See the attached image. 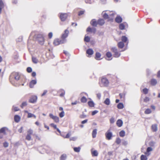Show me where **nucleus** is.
Segmentation results:
<instances>
[{
    "instance_id": "8",
    "label": "nucleus",
    "mask_w": 160,
    "mask_h": 160,
    "mask_svg": "<svg viewBox=\"0 0 160 160\" xmlns=\"http://www.w3.org/2000/svg\"><path fill=\"white\" fill-rule=\"evenodd\" d=\"M68 17V14L66 13H61L60 16V18L62 21H64Z\"/></svg>"
},
{
    "instance_id": "43",
    "label": "nucleus",
    "mask_w": 160,
    "mask_h": 160,
    "mask_svg": "<svg viewBox=\"0 0 160 160\" xmlns=\"http://www.w3.org/2000/svg\"><path fill=\"white\" fill-rule=\"evenodd\" d=\"M85 2L87 3L92 4L94 2L93 0H85Z\"/></svg>"
},
{
    "instance_id": "5",
    "label": "nucleus",
    "mask_w": 160,
    "mask_h": 160,
    "mask_svg": "<svg viewBox=\"0 0 160 160\" xmlns=\"http://www.w3.org/2000/svg\"><path fill=\"white\" fill-rule=\"evenodd\" d=\"M106 138L108 140H111L112 136V133L110 131V130H108L105 133Z\"/></svg>"
},
{
    "instance_id": "23",
    "label": "nucleus",
    "mask_w": 160,
    "mask_h": 160,
    "mask_svg": "<svg viewBox=\"0 0 160 160\" xmlns=\"http://www.w3.org/2000/svg\"><path fill=\"white\" fill-rule=\"evenodd\" d=\"M97 133V129H95L93 130L92 133V137L93 138H94L96 137Z\"/></svg>"
},
{
    "instance_id": "14",
    "label": "nucleus",
    "mask_w": 160,
    "mask_h": 160,
    "mask_svg": "<svg viewBox=\"0 0 160 160\" xmlns=\"http://www.w3.org/2000/svg\"><path fill=\"white\" fill-rule=\"evenodd\" d=\"M37 83V81L36 80H31L29 83V87L30 88H32L33 85L36 84Z\"/></svg>"
},
{
    "instance_id": "46",
    "label": "nucleus",
    "mask_w": 160,
    "mask_h": 160,
    "mask_svg": "<svg viewBox=\"0 0 160 160\" xmlns=\"http://www.w3.org/2000/svg\"><path fill=\"white\" fill-rule=\"evenodd\" d=\"M87 117V116L85 115L83 112H82V114L79 116V118H84Z\"/></svg>"
},
{
    "instance_id": "22",
    "label": "nucleus",
    "mask_w": 160,
    "mask_h": 160,
    "mask_svg": "<svg viewBox=\"0 0 160 160\" xmlns=\"http://www.w3.org/2000/svg\"><path fill=\"white\" fill-rule=\"evenodd\" d=\"M88 106L91 107H93L94 106L95 104L92 101H90L88 102Z\"/></svg>"
},
{
    "instance_id": "26",
    "label": "nucleus",
    "mask_w": 160,
    "mask_h": 160,
    "mask_svg": "<svg viewBox=\"0 0 160 160\" xmlns=\"http://www.w3.org/2000/svg\"><path fill=\"white\" fill-rule=\"evenodd\" d=\"M117 107L119 109H122L123 108L124 106L122 103L120 102L118 104Z\"/></svg>"
},
{
    "instance_id": "37",
    "label": "nucleus",
    "mask_w": 160,
    "mask_h": 160,
    "mask_svg": "<svg viewBox=\"0 0 160 160\" xmlns=\"http://www.w3.org/2000/svg\"><path fill=\"white\" fill-rule=\"evenodd\" d=\"M81 148L80 147H74L73 148L74 151L76 152H79L80 151Z\"/></svg>"
},
{
    "instance_id": "17",
    "label": "nucleus",
    "mask_w": 160,
    "mask_h": 160,
    "mask_svg": "<svg viewBox=\"0 0 160 160\" xmlns=\"http://www.w3.org/2000/svg\"><path fill=\"white\" fill-rule=\"evenodd\" d=\"M86 53L89 55H92L93 53V51L92 49H88L86 51Z\"/></svg>"
},
{
    "instance_id": "59",
    "label": "nucleus",
    "mask_w": 160,
    "mask_h": 160,
    "mask_svg": "<svg viewBox=\"0 0 160 160\" xmlns=\"http://www.w3.org/2000/svg\"><path fill=\"white\" fill-rule=\"evenodd\" d=\"M84 11H80L78 13V15L80 16L84 13Z\"/></svg>"
},
{
    "instance_id": "42",
    "label": "nucleus",
    "mask_w": 160,
    "mask_h": 160,
    "mask_svg": "<svg viewBox=\"0 0 160 160\" xmlns=\"http://www.w3.org/2000/svg\"><path fill=\"white\" fill-rule=\"evenodd\" d=\"M32 62L36 64L38 63V60L36 58L32 57Z\"/></svg>"
},
{
    "instance_id": "12",
    "label": "nucleus",
    "mask_w": 160,
    "mask_h": 160,
    "mask_svg": "<svg viewBox=\"0 0 160 160\" xmlns=\"http://www.w3.org/2000/svg\"><path fill=\"white\" fill-rule=\"evenodd\" d=\"M98 24L100 26H102L105 23L104 20L102 18H100L98 20Z\"/></svg>"
},
{
    "instance_id": "19",
    "label": "nucleus",
    "mask_w": 160,
    "mask_h": 160,
    "mask_svg": "<svg viewBox=\"0 0 160 160\" xmlns=\"http://www.w3.org/2000/svg\"><path fill=\"white\" fill-rule=\"evenodd\" d=\"M20 120V117L18 115H16L14 116V120L15 122H18Z\"/></svg>"
},
{
    "instance_id": "44",
    "label": "nucleus",
    "mask_w": 160,
    "mask_h": 160,
    "mask_svg": "<svg viewBox=\"0 0 160 160\" xmlns=\"http://www.w3.org/2000/svg\"><path fill=\"white\" fill-rule=\"evenodd\" d=\"M5 127H3L0 129V133H4L5 132Z\"/></svg>"
},
{
    "instance_id": "60",
    "label": "nucleus",
    "mask_w": 160,
    "mask_h": 160,
    "mask_svg": "<svg viewBox=\"0 0 160 160\" xmlns=\"http://www.w3.org/2000/svg\"><path fill=\"white\" fill-rule=\"evenodd\" d=\"M50 125L53 127L55 129H56L57 128L56 125L55 124L53 123H51Z\"/></svg>"
},
{
    "instance_id": "10",
    "label": "nucleus",
    "mask_w": 160,
    "mask_h": 160,
    "mask_svg": "<svg viewBox=\"0 0 160 160\" xmlns=\"http://www.w3.org/2000/svg\"><path fill=\"white\" fill-rule=\"evenodd\" d=\"M91 24L94 27H96L98 24V21L95 19H92L91 21Z\"/></svg>"
},
{
    "instance_id": "25",
    "label": "nucleus",
    "mask_w": 160,
    "mask_h": 160,
    "mask_svg": "<svg viewBox=\"0 0 160 160\" xmlns=\"http://www.w3.org/2000/svg\"><path fill=\"white\" fill-rule=\"evenodd\" d=\"M101 56V54L99 52H96V53L95 54V58L97 60H99V58Z\"/></svg>"
},
{
    "instance_id": "58",
    "label": "nucleus",
    "mask_w": 160,
    "mask_h": 160,
    "mask_svg": "<svg viewBox=\"0 0 160 160\" xmlns=\"http://www.w3.org/2000/svg\"><path fill=\"white\" fill-rule=\"evenodd\" d=\"M110 122L111 123H113L115 122L114 118L113 117L111 118L110 120Z\"/></svg>"
},
{
    "instance_id": "64",
    "label": "nucleus",
    "mask_w": 160,
    "mask_h": 160,
    "mask_svg": "<svg viewBox=\"0 0 160 160\" xmlns=\"http://www.w3.org/2000/svg\"><path fill=\"white\" fill-rule=\"evenodd\" d=\"M12 3L13 4H16L18 3L17 0H12Z\"/></svg>"
},
{
    "instance_id": "4",
    "label": "nucleus",
    "mask_w": 160,
    "mask_h": 160,
    "mask_svg": "<svg viewBox=\"0 0 160 160\" xmlns=\"http://www.w3.org/2000/svg\"><path fill=\"white\" fill-rule=\"evenodd\" d=\"M10 77L14 78L16 80L18 81L20 79V75L18 72H13L11 74Z\"/></svg>"
},
{
    "instance_id": "39",
    "label": "nucleus",
    "mask_w": 160,
    "mask_h": 160,
    "mask_svg": "<svg viewBox=\"0 0 160 160\" xmlns=\"http://www.w3.org/2000/svg\"><path fill=\"white\" fill-rule=\"evenodd\" d=\"M144 113L146 114H149L151 113V111L150 109L148 108L145 110Z\"/></svg>"
},
{
    "instance_id": "62",
    "label": "nucleus",
    "mask_w": 160,
    "mask_h": 160,
    "mask_svg": "<svg viewBox=\"0 0 160 160\" xmlns=\"http://www.w3.org/2000/svg\"><path fill=\"white\" fill-rule=\"evenodd\" d=\"M63 53L67 56H70L69 53L66 51L64 50Z\"/></svg>"
},
{
    "instance_id": "51",
    "label": "nucleus",
    "mask_w": 160,
    "mask_h": 160,
    "mask_svg": "<svg viewBox=\"0 0 160 160\" xmlns=\"http://www.w3.org/2000/svg\"><path fill=\"white\" fill-rule=\"evenodd\" d=\"M3 146L4 148H7L8 146V143L7 142H5L3 143Z\"/></svg>"
},
{
    "instance_id": "2",
    "label": "nucleus",
    "mask_w": 160,
    "mask_h": 160,
    "mask_svg": "<svg viewBox=\"0 0 160 160\" xmlns=\"http://www.w3.org/2000/svg\"><path fill=\"white\" fill-rule=\"evenodd\" d=\"M65 43V40L64 39L61 40L58 38L55 39L53 42V44L55 45H58L60 44H62Z\"/></svg>"
},
{
    "instance_id": "41",
    "label": "nucleus",
    "mask_w": 160,
    "mask_h": 160,
    "mask_svg": "<svg viewBox=\"0 0 160 160\" xmlns=\"http://www.w3.org/2000/svg\"><path fill=\"white\" fill-rule=\"evenodd\" d=\"M116 143L117 144H120V143L121 142V140L119 138H116V141H115Z\"/></svg>"
},
{
    "instance_id": "13",
    "label": "nucleus",
    "mask_w": 160,
    "mask_h": 160,
    "mask_svg": "<svg viewBox=\"0 0 160 160\" xmlns=\"http://www.w3.org/2000/svg\"><path fill=\"white\" fill-rule=\"evenodd\" d=\"M151 129L153 132H156L158 130L157 124H152L151 126Z\"/></svg>"
},
{
    "instance_id": "18",
    "label": "nucleus",
    "mask_w": 160,
    "mask_h": 160,
    "mask_svg": "<svg viewBox=\"0 0 160 160\" xmlns=\"http://www.w3.org/2000/svg\"><path fill=\"white\" fill-rule=\"evenodd\" d=\"M157 81L156 79L153 78L151 79L150 84L152 85L153 86H155L157 84Z\"/></svg>"
},
{
    "instance_id": "56",
    "label": "nucleus",
    "mask_w": 160,
    "mask_h": 160,
    "mask_svg": "<svg viewBox=\"0 0 160 160\" xmlns=\"http://www.w3.org/2000/svg\"><path fill=\"white\" fill-rule=\"evenodd\" d=\"M86 31L88 32H92V28L90 27H89L87 28Z\"/></svg>"
},
{
    "instance_id": "36",
    "label": "nucleus",
    "mask_w": 160,
    "mask_h": 160,
    "mask_svg": "<svg viewBox=\"0 0 160 160\" xmlns=\"http://www.w3.org/2000/svg\"><path fill=\"white\" fill-rule=\"evenodd\" d=\"M141 160H147L148 158L146 156L144 155H142L140 157Z\"/></svg>"
},
{
    "instance_id": "52",
    "label": "nucleus",
    "mask_w": 160,
    "mask_h": 160,
    "mask_svg": "<svg viewBox=\"0 0 160 160\" xmlns=\"http://www.w3.org/2000/svg\"><path fill=\"white\" fill-rule=\"evenodd\" d=\"M26 140L28 141H30L31 139V137L30 135H29V134H27L26 136Z\"/></svg>"
},
{
    "instance_id": "54",
    "label": "nucleus",
    "mask_w": 160,
    "mask_h": 160,
    "mask_svg": "<svg viewBox=\"0 0 160 160\" xmlns=\"http://www.w3.org/2000/svg\"><path fill=\"white\" fill-rule=\"evenodd\" d=\"M150 100L149 98L147 97H146L144 99V102H148Z\"/></svg>"
},
{
    "instance_id": "63",
    "label": "nucleus",
    "mask_w": 160,
    "mask_h": 160,
    "mask_svg": "<svg viewBox=\"0 0 160 160\" xmlns=\"http://www.w3.org/2000/svg\"><path fill=\"white\" fill-rule=\"evenodd\" d=\"M48 37L49 38H51L52 36V32H50L48 34Z\"/></svg>"
},
{
    "instance_id": "33",
    "label": "nucleus",
    "mask_w": 160,
    "mask_h": 160,
    "mask_svg": "<svg viewBox=\"0 0 160 160\" xmlns=\"http://www.w3.org/2000/svg\"><path fill=\"white\" fill-rule=\"evenodd\" d=\"M67 158V156L65 154H62L60 157V160H65Z\"/></svg>"
},
{
    "instance_id": "57",
    "label": "nucleus",
    "mask_w": 160,
    "mask_h": 160,
    "mask_svg": "<svg viewBox=\"0 0 160 160\" xmlns=\"http://www.w3.org/2000/svg\"><path fill=\"white\" fill-rule=\"evenodd\" d=\"M4 6V3L3 2L2 0H0V8H1L2 9L3 8Z\"/></svg>"
},
{
    "instance_id": "53",
    "label": "nucleus",
    "mask_w": 160,
    "mask_h": 160,
    "mask_svg": "<svg viewBox=\"0 0 160 160\" xmlns=\"http://www.w3.org/2000/svg\"><path fill=\"white\" fill-rule=\"evenodd\" d=\"M148 89L146 88H145L143 89V92L145 94L148 93Z\"/></svg>"
},
{
    "instance_id": "30",
    "label": "nucleus",
    "mask_w": 160,
    "mask_h": 160,
    "mask_svg": "<svg viewBox=\"0 0 160 160\" xmlns=\"http://www.w3.org/2000/svg\"><path fill=\"white\" fill-rule=\"evenodd\" d=\"M125 132L124 131L122 130L120 132L119 134L121 137H123L125 135Z\"/></svg>"
},
{
    "instance_id": "29",
    "label": "nucleus",
    "mask_w": 160,
    "mask_h": 160,
    "mask_svg": "<svg viewBox=\"0 0 160 160\" xmlns=\"http://www.w3.org/2000/svg\"><path fill=\"white\" fill-rule=\"evenodd\" d=\"M90 38L88 36H85L84 38V41L86 42H88L90 41Z\"/></svg>"
},
{
    "instance_id": "40",
    "label": "nucleus",
    "mask_w": 160,
    "mask_h": 160,
    "mask_svg": "<svg viewBox=\"0 0 160 160\" xmlns=\"http://www.w3.org/2000/svg\"><path fill=\"white\" fill-rule=\"evenodd\" d=\"M106 55L107 57L109 58H111L112 56V54L111 53L109 52H107L106 53Z\"/></svg>"
},
{
    "instance_id": "27",
    "label": "nucleus",
    "mask_w": 160,
    "mask_h": 160,
    "mask_svg": "<svg viewBox=\"0 0 160 160\" xmlns=\"http://www.w3.org/2000/svg\"><path fill=\"white\" fill-rule=\"evenodd\" d=\"M59 92H61V93L59 95L60 97H63L64 96L65 93V91L64 90L61 89L59 90Z\"/></svg>"
},
{
    "instance_id": "50",
    "label": "nucleus",
    "mask_w": 160,
    "mask_h": 160,
    "mask_svg": "<svg viewBox=\"0 0 160 160\" xmlns=\"http://www.w3.org/2000/svg\"><path fill=\"white\" fill-rule=\"evenodd\" d=\"M32 71V68L30 67H28L27 68V71L28 73H30Z\"/></svg>"
},
{
    "instance_id": "24",
    "label": "nucleus",
    "mask_w": 160,
    "mask_h": 160,
    "mask_svg": "<svg viewBox=\"0 0 160 160\" xmlns=\"http://www.w3.org/2000/svg\"><path fill=\"white\" fill-rule=\"evenodd\" d=\"M122 42H125L128 40L127 38L125 36H122L121 37Z\"/></svg>"
},
{
    "instance_id": "1",
    "label": "nucleus",
    "mask_w": 160,
    "mask_h": 160,
    "mask_svg": "<svg viewBox=\"0 0 160 160\" xmlns=\"http://www.w3.org/2000/svg\"><path fill=\"white\" fill-rule=\"evenodd\" d=\"M109 83L108 80L106 78H102L101 80V82L99 83L101 87H107Z\"/></svg>"
},
{
    "instance_id": "7",
    "label": "nucleus",
    "mask_w": 160,
    "mask_h": 160,
    "mask_svg": "<svg viewBox=\"0 0 160 160\" xmlns=\"http://www.w3.org/2000/svg\"><path fill=\"white\" fill-rule=\"evenodd\" d=\"M49 116L50 118L53 119L56 123H58L59 122V118L58 117L53 116L52 113L49 114Z\"/></svg>"
},
{
    "instance_id": "34",
    "label": "nucleus",
    "mask_w": 160,
    "mask_h": 160,
    "mask_svg": "<svg viewBox=\"0 0 160 160\" xmlns=\"http://www.w3.org/2000/svg\"><path fill=\"white\" fill-rule=\"evenodd\" d=\"M125 26L123 23H121L119 24V28L120 30H123L125 28Z\"/></svg>"
},
{
    "instance_id": "48",
    "label": "nucleus",
    "mask_w": 160,
    "mask_h": 160,
    "mask_svg": "<svg viewBox=\"0 0 160 160\" xmlns=\"http://www.w3.org/2000/svg\"><path fill=\"white\" fill-rule=\"evenodd\" d=\"M64 116V112L63 111H62L59 114V116L61 118L63 117Z\"/></svg>"
},
{
    "instance_id": "61",
    "label": "nucleus",
    "mask_w": 160,
    "mask_h": 160,
    "mask_svg": "<svg viewBox=\"0 0 160 160\" xmlns=\"http://www.w3.org/2000/svg\"><path fill=\"white\" fill-rule=\"evenodd\" d=\"M98 112V111L96 110L93 111L92 112V115L93 116L97 113Z\"/></svg>"
},
{
    "instance_id": "28",
    "label": "nucleus",
    "mask_w": 160,
    "mask_h": 160,
    "mask_svg": "<svg viewBox=\"0 0 160 160\" xmlns=\"http://www.w3.org/2000/svg\"><path fill=\"white\" fill-rule=\"evenodd\" d=\"M92 156L95 157L98 156V153L97 150H94L92 151Z\"/></svg>"
},
{
    "instance_id": "45",
    "label": "nucleus",
    "mask_w": 160,
    "mask_h": 160,
    "mask_svg": "<svg viewBox=\"0 0 160 160\" xmlns=\"http://www.w3.org/2000/svg\"><path fill=\"white\" fill-rule=\"evenodd\" d=\"M34 117L35 118H36V116L33 114H32L31 113H28V118H30L32 117Z\"/></svg>"
},
{
    "instance_id": "35",
    "label": "nucleus",
    "mask_w": 160,
    "mask_h": 160,
    "mask_svg": "<svg viewBox=\"0 0 160 160\" xmlns=\"http://www.w3.org/2000/svg\"><path fill=\"white\" fill-rule=\"evenodd\" d=\"M121 55V53L118 52V51L114 52L113 55L114 57L115 58L119 57Z\"/></svg>"
},
{
    "instance_id": "11",
    "label": "nucleus",
    "mask_w": 160,
    "mask_h": 160,
    "mask_svg": "<svg viewBox=\"0 0 160 160\" xmlns=\"http://www.w3.org/2000/svg\"><path fill=\"white\" fill-rule=\"evenodd\" d=\"M122 20V18L120 16H117L115 19V22L118 23H121Z\"/></svg>"
},
{
    "instance_id": "3",
    "label": "nucleus",
    "mask_w": 160,
    "mask_h": 160,
    "mask_svg": "<svg viewBox=\"0 0 160 160\" xmlns=\"http://www.w3.org/2000/svg\"><path fill=\"white\" fill-rule=\"evenodd\" d=\"M36 38L37 40L40 44L42 45L43 44L44 39L43 36L42 34H38Z\"/></svg>"
},
{
    "instance_id": "16",
    "label": "nucleus",
    "mask_w": 160,
    "mask_h": 160,
    "mask_svg": "<svg viewBox=\"0 0 160 160\" xmlns=\"http://www.w3.org/2000/svg\"><path fill=\"white\" fill-rule=\"evenodd\" d=\"M123 124V122L121 119H118L116 122V124L119 127H121Z\"/></svg>"
},
{
    "instance_id": "9",
    "label": "nucleus",
    "mask_w": 160,
    "mask_h": 160,
    "mask_svg": "<svg viewBox=\"0 0 160 160\" xmlns=\"http://www.w3.org/2000/svg\"><path fill=\"white\" fill-rule=\"evenodd\" d=\"M37 99V96H32L29 99V101L30 103H35L36 102Z\"/></svg>"
},
{
    "instance_id": "6",
    "label": "nucleus",
    "mask_w": 160,
    "mask_h": 160,
    "mask_svg": "<svg viewBox=\"0 0 160 160\" xmlns=\"http://www.w3.org/2000/svg\"><path fill=\"white\" fill-rule=\"evenodd\" d=\"M69 31L67 29H66L64 31V33L62 34L61 36V40L64 39L65 40V42H66V40L65 39L68 36L69 34Z\"/></svg>"
},
{
    "instance_id": "15",
    "label": "nucleus",
    "mask_w": 160,
    "mask_h": 160,
    "mask_svg": "<svg viewBox=\"0 0 160 160\" xmlns=\"http://www.w3.org/2000/svg\"><path fill=\"white\" fill-rule=\"evenodd\" d=\"M152 149L151 147H148L147 148L146 152L145 153V154L148 156H149L150 154L149 152L152 151Z\"/></svg>"
},
{
    "instance_id": "55",
    "label": "nucleus",
    "mask_w": 160,
    "mask_h": 160,
    "mask_svg": "<svg viewBox=\"0 0 160 160\" xmlns=\"http://www.w3.org/2000/svg\"><path fill=\"white\" fill-rule=\"evenodd\" d=\"M33 132V130L30 129H29L28 131V134H29V135H31L32 134Z\"/></svg>"
},
{
    "instance_id": "20",
    "label": "nucleus",
    "mask_w": 160,
    "mask_h": 160,
    "mask_svg": "<svg viewBox=\"0 0 160 160\" xmlns=\"http://www.w3.org/2000/svg\"><path fill=\"white\" fill-rule=\"evenodd\" d=\"M124 42H119L118 44V47L120 48H122L124 47Z\"/></svg>"
},
{
    "instance_id": "47",
    "label": "nucleus",
    "mask_w": 160,
    "mask_h": 160,
    "mask_svg": "<svg viewBox=\"0 0 160 160\" xmlns=\"http://www.w3.org/2000/svg\"><path fill=\"white\" fill-rule=\"evenodd\" d=\"M27 105V102H22V104L21 105V107L22 108H23L24 107L26 106Z\"/></svg>"
},
{
    "instance_id": "32",
    "label": "nucleus",
    "mask_w": 160,
    "mask_h": 160,
    "mask_svg": "<svg viewBox=\"0 0 160 160\" xmlns=\"http://www.w3.org/2000/svg\"><path fill=\"white\" fill-rule=\"evenodd\" d=\"M104 103L107 105H109L110 103V100L108 98H107L104 101Z\"/></svg>"
},
{
    "instance_id": "38",
    "label": "nucleus",
    "mask_w": 160,
    "mask_h": 160,
    "mask_svg": "<svg viewBox=\"0 0 160 160\" xmlns=\"http://www.w3.org/2000/svg\"><path fill=\"white\" fill-rule=\"evenodd\" d=\"M155 144V142H154L153 141H151L149 142V145L150 147H153L154 146Z\"/></svg>"
},
{
    "instance_id": "21",
    "label": "nucleus",
    "mask_w": 160,
    "mask_h": 160,
    "mask_svg": "<svg viewBox=\"0 0 160 160\" xmlns=\"http://www.w3.org/2000/svg\"><path fill=\"white\" fill-rule=\"evenodd\" d=\"M102 15L103 18L105 19H108L109 18V16L106 13H104V11L102 13Z\"/></svg>"
},
{
    "instance_id": "49",
    "label": "nucleus",
    "mask_w": 160,
    "mask_h": 160,
    "mask_svg": "<svg viewBox=\"0 0 160 160\" xmlns=\"http://www.w3.org/2000/svg\"><path fill=\"white\" fill-rule=\"evenodd\" d=\"M111 50L114 53L118 51V49L116 47H112L111 48Z\"/></svg>"
},
{
    "instance_id": "31",
    "label": "nucleus",
    "mask_w": 160,
    "mask_h": 160,
    "mask_svg": "<svg viewBox=\"0 0 160 160\" xmlns=\"http://www.w3.org/2000/svg\"><path fill=\"white\" fill-rule=\"evenodd\" d=\"M87 101V99L84 97L83 96L81 99V102L82 103H85Z\"/></svg>"
}]
</instances>
